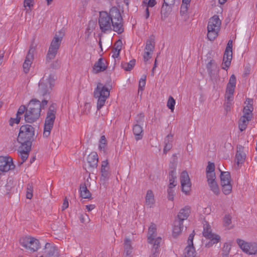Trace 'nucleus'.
<instances>
[{
  "label": "nucleus",
  "mask_w": 257,
  "mask_h": 257,
  "mask_svg": "<svg viewBox=\"0 0 257 257\" xmlns=\"http://www.w3.org/2000/svg\"><path fill=\"white\" fill-rule=\"evenodd\" d=\"M146 76H144V78H141L139 81V89L143 90L146 85Z\"/></svg>",
  "instance_id": "nucleus-51"
},
{
  "label": "nucleus",
  "mask_w": 257,
  "mask_h": 257,
  "mask_svg": "<svg viewBox=\"0 0 257 257\" xmlns=\"http://www.w3.org/2000/svg\"><path fill=\"white\" fill-rule=\"evenodd\" d=\"M236 242L242 251L247 253L250 243L246 242L240 239H237Z\"/></svg>",
  "instance_id": "nucleus-39"
},
{
  "label": "nucleus",
  "mask_w": 257,
  "mask_h": 257,
  "mask_svg": "<svg viewBox=\"0 0 257 257\" xmlns=\"http://www.w3.org/2000/svg\"><path fill=\"white\" fill-rule=\"evenodd\" d=\"M87 161L89 169H94L96 168L98 162L97 154L95 152H91L88 156Z\"/></svg>",
  "instance_id": "nucleus-21"
},
{
  "label": "nucleus",
  "mask_w": 257,
  "mask_h": 257,
  "mask_svg": "<svg viewBox=\"0 0 257 257\" xmlns=\"http://www.w3.org/2000/svg\"><path fill=\"white\" fill-rule=\"evenodd\" d=\"M152 52H153L145 51L143 55V59L145 62H147L151 58Z\"/></svg>",
  "instance_id": "nucleus-55"
},
{
  "label": "nucleus",
  "mask_w": 257,
  "mask_h": 257,
  "mask_svg": "<svg viewBox=\"0 0 257 257\" xmlns=\"http://www.w3.org/2000/svg\"><path fill=\"white\" fill-rule=\"evenodd\" d=\"M33 0H24V7H28L31 8L33 5L31 3L33 2Z\"/></svg>",
  "instance_id": "nucleus-62"
},
{
  "label": "nucleus",
  "mask_w": 257,
  "mask_h": 257,
  "mask_svg": "<svg viewBox=\"0 0 257 257\" xmlns=\"http://www.w3.org/2000/svg\"><path fill=\"white\" fill-rule=\"evenodd\" d=\"M176 172L175 170H172L169 171V182H176Z\"/></svg>",
  "instance_id": "nucleus-47"
},
{
  "label": "nucleus",
  "mask_w": 257,
  "mask_h": 257,
  "mask_svg": "<svg viewBox=\"0 0 257 257\" xmlns=\"http://www.w3.org/2000/svg\"><path fill=\"white\" fill-rule=\"evenodd\" d=\"M107 67L106 61L102 58H99L97 62L95 63L93 67V72L97 74L100 72L105 71Z\"/></svg>",
  "instance_id": "nucleus-20"
},
{
  "label": "nucleus",
  "mask_w": 257,
  "mask_h": 257,
  "mask_svg": "<svg viewBox=\"0 0 257 257\" xmlns=\"http://www.w3.org/2000/svg\"><path fill=\"white\" fill-rule=\"evenodd\" d=\"M171 11V7H167L164 5L162 6L161 12L162 20H163V21L165 20L166 19V18L168 17Z\"/></svg>",
  "instance_id": "nucleus-38"
},
{
  "label": "nucleus",
  "mask_w": 257,
  "mask_h": 257,
  "mask_svg": "<svg viewBox=\"0 0 257 257\" xmlns=\"http://www.w3.org/2000/svg\"><path fill=\"white\" fill-rule=\"evenodd\" d=\"M27 110V107L25 105H22L19 108L18 111L16 114V118H15L16 122L17 124H18L21 120L20 115L23 113H25Z\"/></svg>",
  "instance_id": "nucleus-37"
},
{
  "label": "nucleus",
  "mask_w": 257,
  "mask_h": 257,
  "mask_svg": "<svg viewBox=\"0 0 257 257\" xmlns=\"http://www.w3.org/2000/svg\"><path fill=\"white\" fill-rule=\"evenodd\" d=\"M225 50L232 51V40H229Z\"/></svg>",
  "instance_id": "nucleus-64"
},
{
  "label": "nucleus",
  "mask_w": 257,
  "mask_h": 257,
  "mask_svg": "<svg viewBox=\"0 0 257 257\" xmlns=\"http://www.w3.org/2000/svg\"><path fill=\"white\" fill-rule=\"evenodd\" d=\"M220 171V184L222 187L223 193L225 195L229 194L232 191V185L231 184V176L229 172Z\"/></svg>",
  "instance_id": "nucleus-9"
},
{
  "label": "nucleus",
  "mask_w": 257,
  "mask_h": 257,
  "mask_svg": "<svg viewBox=\"0 0 257 257\" xmlns=\"http://www.w3.org/2000/svg\"><path fill=\"white\" fill-rule=\"evenodd\" d=\"M35 139V129L32 125L27 124L20 127L17 141L21 145L31 146Z\"/></svg>",
  "instance_id": "nucleus-3"
},
{
  "label": "nucleus",
  "mask_w": 257,
  "mask_h": 257,
  "mask_svg": "<svg viewBox=\"0 0 257 257\" xmlns=\"http://www.w3.org/2000/svg\"><path fill=\"white\" fill-rule=\"evenodd\" d=\"M206 177L207 178V182L215 181L216 179L215 172H206Z\"/></svg>",
  "instance_id": "nucleus-48"
},
{
  "label": "nucleus",
  "mask_w": 257,
  "mask_h": 257,
  "mask_svg": "<svg viewBox=\"0 0 257 257\" xmlns=\"http://www.w3.org/2000/svg\"><path fill=\"white\" fill-rule=\"evenodd\" d=\"M157 235L156 226L154 223H152L149 228L148 233V241L149 243H153L155 237Z\"/></svg>",
  "instance_id": "nucleus-27"
},
{
  "label": "nucleus",
  "mask_w": 257,
  "mask_h": 257,
  "mask_svg": "<svg viewBox=\"0 0 257 257\" xmlns=\"http://www.w3.org/2000/svg\"><path fill=\"white\" fill-rule=\"evenodd\" d=\"M232 58V51L225 50L223 58L222 69L227 70L230 65Z\"/></svg>",
  "instance_id": "nucleus-22"
},
{
  "label": "nucleus",
  "mask_w": 257,
  "mask_h": 257,
  "mask_svg": "<svg viewBox=\"0 0 257 257\" xmlns=\"http://www.w3.org/2000/svg\"><path fill=\"white\" fill-rule=\"evenodd\" d=\"M160 253V249L153 247L150 257H158Z\"/></svg>",
  "instance_id": "nucleus-52"
},
{
  "label": "nucleus",
  "mask_w": 257,
  "mask_h": 257,
  "mask_svg": "<svg viewBox=\"0 0 257 257\" xmlns=\"http://www.w3.org/2000/svg\"><path fill=\"white\" fill-rule=\"evenodd\" d=\"M20 243L25 248L33 252L37 251L40 248L39 240L32 237H22L20 239Z\"/></svg>",
  "instance_id": "nucleus-10"
},
{
  "label": "nucleus",
  "mask_w": 257,
  "mask_h": 257,
  "mask_svg": "<svg viewBox=\"0 0 257 257\" xmlns=\"http://www.w3.org/2000/svg\"><path fill=\"white\" fill-rule=\"evenodd\" d=\"M189 5H186L182 4L181 5V8H180V15L181 16H184V15H186L188 9V6Z\"/></svg>",
  "instance_id": "nucleus-49"
},
{
  "label": "nucleus",
  "mask_w": 257,
  "mask_h": 257,
  "mask_svg": "<svg viewBox=\"0 0 257 257\" xmlns=\"http://www.w3.org/2000/svg\"><path fill=\"white\" fill-rule=\"evenodd\" d=\"M122 21L119 10L113 7L110 10L109 13L106 12H100L98 24L103 33L113 30L119 34L124 31Z\"/></svg>",
  "instance_id": "nucleus-1"
},
{
  "label": "nucleus",
  "mask_w": 257,
  "mask_h": 257,
  "mask_svg": "<svg viewBox=\"0 0 257 257\" xmlns=\"http://www.w3.org/2000/svg\"><path fill=\"white\" fill-rule=\"evenodd\" d=\"M251 120V117L242 116L239 120L238 127L241 132L243 131L246 128L248 121Z\"/></svg>",
  "instance_id": "nucleus-32"
},
{
  "label": "nucleus",
  "mask_w": 257,
  "mask_h": 257,
  "mask_svg": "<svg viewBox=\"0 0 257 257\" xmlns=\"http://www.w3.org/2000/svg\"><path fill=\"white\" fill-rule=\"evenodd\" d=\"M231 249L230 244L225 242L224 243L222 248V257H228Z\"/></svg>",
  "instance_id": "nucleus-40"
},
{
  "label": "nucleus",
  "mask_w": 257,
  "mask_h": 257,
  "mask_svg": "<svg viewBox=\"0 0 257 257\" xmlns=\"http://www.w3.org/2000/svg\"><path fill=\"white\" fill-rule=\"evenodd\" d=\"M55 81V76L52 74L50 75L48 79L44 80L42 79L39 83L38 92L43 96L48 95L54 86Z\"/></svg>",
  "instance_id": "nucleus-8"
},
{
  "label": "nucleus",
  "mask_w": 257,
  "mask_h": 257,
  "mask_svg": "<svg viewBox=\"0 0 257 257\" xmlns=\"http://www.w3.org/2000/svg\"><path fill=\"white\" fill-rule=\"evenodd\" d=\"M136 64V60L133 59L129 62H122L121 64V67L125 71H131L135 66Z\"/></svg>",
  "instance_id": "nucleus-36"
},
{
  "label": "nucleus",
  "mask_w": 257,
  "mask_h": 257,
  "mask_svg": "<svg viewBox=\"0 0 257 257\" xmlns=\"http://www.w3.org/2000/svg\"><path fill=\"white\" fill-rule=\"evenodd\" d=\"M247 253L249 254H257V244L256 243H250Z\"/></svg>",
  "instance_id": "nucleus-41"
},
{
  "label": "nucleus",
  "mask_w": 257,
  "mask_h": 257,
  "mask_svg": "<svg viewBox=\"0 0 257 257\" xmlns=\"http://www.w3.org/2000/svg\"><path fill=\"white\" fill-rule=\"evenodd\" d=\"M183 222L175 219L173 228V235L174 237L177 236L182 232L183 228Z\"/></svg>",
  "instance_id": "nucleus-24"
},
{
  "label": "nucleus",
  "mask_w": 257,
  "mask_h": 257,
  "mask_svg": "<svg viewBox=\"0 0 257 257\" xmlns=\"http://www.w3.org/2000/svg\"><path fill=\"white\" fill-rule=\"evenodd\" d=\"M168 198L170 200H173L174 196V190L173 189H168Z\"/></svg>",
  "instance_id": "nucleus-57"
},
{
  "label": "nucleus",
  "mask_w": 257,
  "mask_h": 257,
  "mask_svg": "<svg viewBox=\"0 0 257 257\" xmlns=\"http://www.w3.org/2000/svg\"><path fill=\"white\" fill-rule=\"evenodd\" d=\"M46 257H55L59 255L58 250L55 246H52L50 243H46L45 244Z\"/></svg>",
  "instance_id": "nucleus-25"
},
{
  "label": "nucleus",
  "mask_w": 257,
  "mask_h": 257,
  "mask_svg": "<svg viewBox=\"0 0 257 257\" xmlns=\"http://www.w3.org/2000/svg\"><path fill=\"white\" fill-rule=\"evenodd\" d=\"M41 115L40 101L37 99H33L29 102L27 110L24 114L26 122L32 123L36 121Z\"/></svg>",
  "instance_id": "nucleus-2"
},
{
  "label": "nucleus",
  "mask_w": 257,
  "mask_h": 257,
  "mask_svg": "<svg viewBox=\"0 0 257 257\" xmlns=\"http://www.w3.org/2000/svg\"><path fill=\"white\" fill-rule=\"evenodd\" d=\"M208 184L210 190H211L214 194L218 195L220 194V190L215 180L208 182Z\"/></svg>",
  "instance_id": "nucleus-35"
},
{
  "label": "nucleus",
  "mask_w": 257,
  "mask_h": 257,
  "mask_svg": "<svg viewBox=\"0 0 257 257\" xmlns=\"http://www.w3.org/2000/svg\"><path fill=\"white\" fill-rule=\"evenodd\" d=\"M15 165L13 162V159L10 157H0V171L8 172L14 169Z\"/></svg>",
  "instance_id": "nucleus-15"
},
{
  "label": "nucleus",
  "mask_w": 257,
  "mask_h": 257,
  "mask_svg": "<svg viewBox=\"0 0 257 257\" xmlns=\"http://www.w3.org/2000/svg\"><path fill=\"white\" fill-rule=\"evenodd\" d=\"M202 234L205 238L209 240V241L205 245V246L207 248H209L212 246L213 245L217 243L221 239L219 235L212 232L211 226L208 222L205 221L203 223Z\"/></svg>",
  "instance_id": "nucleus-7"
},
{
  "label": "nucleus",
  "mask_w": 257,
  "mask_h": 257,
  "mask_svg": "<svg viewBox=\"0 0 257 257\" xmlns=\"http://www.w3.org/2000/svg\"><path fill=\"white\" fill-rule=\"evenodd\" d=\"M63 36L64 33L61 31L56 33L55 35L54 38L51 43L46 56V62H50L51 60L54 59L57 53L58 50L60 47Z\"/></svg>",
  "instance_id": "nucleus-5"
},
{
  "label": "nucleus",
  "mask_w": 257,
  "mask_h": 257,
  "mask_svg": "<svg viewBox=\"0 0 257 257\" xmlns=\"http://www.w3.org/2000/svg\"><path fill=\"white\" fill-rule=\"evenodd\" d=\"M133 134L137 141L141 140L143 137V130L142 126L139 124H134L133 127Z\"/></svg>",
  "instance_id": "nucleus-26"
},
{
  "label": "nucleus",
  "mask_w": 257,
  "mask_h": 257,
  "mask_svg": "<svg viewBox=\"0 0 257 257\" xmlns=\"http://www.w3.org/2000/svg\"><path fill=\"white\" fill-rule=\"evenodd\" d=\"M173 135L170 134L167 136L164 139L165 146L163 150L164 153L166 154L172 148V143L173 142Z\"/></svg>",
  "instance_id": "nucleus-29"
},
{
  "label": "nucleus",
  "mask_w": 257,
  "mask_h": 257,
  "mask_svg": "<svg viewBox=\"0 0 257 257\" xmlns=\"http://www.w3.org/2000/svg\"><path fill=\"white\" fill-rule=\"evenodd\" d=\"M215 165L213 163L208 162V164L206 168V172H214Z\"/></svg>",
  "instance_id": "nucleus-54"
},
{
  "label": "nucleus",
  "mask_w": 257,
  "mask_h": 257,
  "mask_svg": "<svg viewBox=\"0 0 257 257\" xmlns=\"http://www.w3.org/2000/svg\"><path fill=\"white\" fill-rule=\"evenodd\" d=\"M195 235L194 231L191 233L187 240L188 245L185 248L184 257H197L196 252L193 244V239Z\"/></svg>",
  "instance_id": "nucleus-12"
},
{
  "label": "nucleus",
  "mask_w": 257,
  "mask_h": 257,
  "mask_svg": "<svg viewBox=\"0 0 257 257\" xmlns=\"http://www.w3.org/2000/svg\"><path fill=\"white\" fill-rule=\"evenodd\" d=\"M175 103V100L172 96H170L167 101V105L168 107L171 109L172 112L174 111Z\"/></svg>",
  "instance_id": "nucleus-43"
},
{
  "label": "nucleus",
  "mask_w": 257,
  "mask_h": 257,
  "mask_svg": "<svg viewBox=\"0 0 257 257\" xmlns=\"http://www.w3.org/2000/svg\"><path fill=\"white\" fill-rule=\"evenodd\" d=\"M35 51V47L31 45L26 57V59L23 65V71L25 73H28L30 68L34 59V53Z\"/></svg>",
  "instance_id": "nucleus-16"
},
{
  "label": "nucleus",
  "mask_w": 257,
  "mask_h": 257,
  "mask_svg": "<svg viewBox=\"0 0 257 257\" xmlns=\"http://www.w3.org/2000/svg\"><path fill=\"white\" fill-rule=\"evenodd\" d=\"M244 147L241 145L237 146V151L235 155V161L238 166L242 164L246 158L245 153L244 152Z\"/></svg>",
  "instance_id": "nucleus-19"
},
{
  "label": "nucleus",
  "mask_w": 257,
  "mask_h": 257,
  "mask_svg": "<svg viewBox=\"0 0 257 257\" xmlns=\"http://www.w3.org/2000/svg\"><path fill=\"white\" fill-rule=\"evenodd\" d=\"M124 250H133L131 240L128 238L124 239Z\"/></svg>",
  "instance_id": "nucleus-46"
},
{
  "label": "nucleus",
  "mask_w": 257,
  "mask_h": 257,
  "mask_svg": "<svg viewBox=\"0 0 257 257\" xmlns=\"http://www.w3.org/2000/svg\"><path fill=\"white\" fill-rule=\"evenodd\" d=\"M60 66V63L58 60L53 62L51 65L50 67L53 69H57Z\"/></svg>",
  "instance_id": "nucleus-60"
},
{
  "label": "nucleus",
  "mask_w": 257,
  "mask_h": 257,
  "mask_svg": "<svg viewBox=\"0 0 257 257\" xmlns=\"http://www.w3.org/2000/svg\"><path fill=\"white\" fill-rule=\"evenodd\" d=\"M33 187L32 184H28L27 187L26 197L27 199H31L33 197Z\"/></svg>",
  "instance_id": "nucleus-45"
},
{
  "label": "nucleus",
  "mask_w": 257,
  "mask_h": 257,
  "mask_svg": "<svg viewBox=\"0 0 257 257\" xmlns=\"http://www.w3.org/2000/svg\"><path fill=\"white\" fill-rule=\"evenodd\" d=\"M122 42L121 40L117 41L114 44V47L112 50L113 53L112 57L116 58L119 56V53L121 49Z\"/></svg>",
  "instance_id": "nucleus-34"
},
{
  "label": "nucleus",
  "mask_w": 257,
  "mask_h": 257,
  "mask_svg": "<svg viewBox=\"0 0 257 257\" xmlns=\"http://www.w3.org/2000/svg\"><path fill=\"white\" fill-rule=\"evenodd\" d=\"M214 68H217V64L213 60H211L206 65V68L208 72V74L210 77L211 80L212 82L215 84L217 83L219 80V75L218 71L217 69L216 70L214 69Z\"/></svg>",
  "instance_id": "nucleus-11"
},
{
  "label": "nucleus",
  "mask_w": 257,
  "mask_h": 257,
  "mask_svg": "<svg viewBox=\"0 0 257 257\" xmlns=\"http://www.w3.org/2000/svg\"><path fill=\"white\" fill-rule=\"evenodd\" d=\"M161 240H162V238L160 237H158L157 238H156V239L154 240V241H153V247L160 249V243H161Z\"/></svg>",
  "instance_id": "nucleus-53"
},
{
  "label": "nucleus",
  "mask_w": 257,
  "mask_h": 257,
  "mask_svg": "<svg viewBox=\"0 0 257 257\" xmlns=\"http://www.w3.org/2000/svg\"><path fill=\"white\" fill-rule=\"evenodd\" d=\"M157 4L156 0H149L147 3V7H153Z\"/></svg>",
  "instance_id": "nucleus-63"
},
{
  "label": "nucleus",
  "mask_w": 257,
  "mask_h": 257,
  "mask_svg": "<svg viewBox=\"0 0 257 257\" xmlns=\"http://www.w3.org/2000/svg\"><path fill=\"white\" fill-rule=\"evenodd\" d=\"M155 202L154 195L153 191L151 190H148L146 196V205L149 207H152L155 203Z\"/></svg>",
  "instance_id": "nucleus-31"
},
{
  "label": "nucleus",
  "mask_w": 257,
  "mask_h": 257,
  "mask_svg": "<svg viewBox=\"0 0 257 257\" xmlns=\"http://www.w3.org/2000/svg\"><path fill=\"white\" fill-rule=\"evenodd\" d=\"M224 222L226 225H229L231 223V217L229 215H225L224 217Z\"/></svg>",
  "instance_id": "nucleus-59"
},
{
  "label": "nucleus",
  "mask_w": 257,
  "mask_h": 257,
  "mask_svg": "<svg viewBox=\"0 0 257 257\" xmlns=\"http://www.w3.org/2000/svg\"><path fill=\"white\" fill-rule=\"evenodd\" d=\"M155 36L154 35H151L146 41L145 50L153 52L155 49Z\"/></svg>",
  "instance_id": "nucleus-33"
},
{
  "label": "nucleus",
  "mask_w": 257,
  "mask_h": 257,
  "mask_svg": "<svg viewBox=\"0 0 257 257\" xmlns=\"http://www.w3.org/2000/svg\"><path fill=\"white\" fill-rule=\"evenodd\" d=\"M253 110V107L251 105L248 106L246 105L243 108V116H250L251 118L252 117V111Z\"/></svg>",
  "instance_id": "nucleus-42"
},
{
  "label": "nucleus",
  "mask_w": 257,
  "mask_h": 257,
  "mask_svg": "<svg viewBox=\"0 0 257 257\" xmlns=\"http://www.w3.org/2000/svg\"><path fill=\"white\" fill-rule=\"evenodd\" d=\"M31 150V146L28 145H21L18 150L19 156L21 158L22 161L20 165H22L29 157V152Z\"/></svg>",
  "instance_id": "nucleus-18"
},
{
  "label": "nucleus",
  "mask_w": 257,
  "mask_h": 257,
  "mask_svg": "<svg viewBox=\"0 0 257 257\" xmlns=\"http://www.w3.org/2000/svg\"><path fill=\"white\" fill-rule=\"evenodd\" d=\"M6 187L8 190V194H10L14 187L13 181L12 180H8Z\"/></svg>",
  "instance_id": "nucleus-56"
},
{
  "label": "nucleus",
  "mask_w": 257,
  "mask_h": 257,
  "mask_svg": "<svg viewBox=\"0 0 257 257\" xmlns=\"http://www.w3.org/2000/svg\"><path fill=\"white\" fill-rule=\"evenodd\" d=\"M221 24V21L217 15L213 16L209 19L207 26V35L209 40L212 41L218 36Z\"/></svg>",
  "instance_id": "nucleus-6"
},
{
  "label": "nucleus",
  "mask_w": 257,
  "mask_h": 257,
  "mask_svg": "<svg viewBox=\"0 0 257 257\" xmlns=\"http://www.w3.org/2000/svg\"><path fill=\"white\" fill-rule=\"evenodd\" d=\"M109 89L103 85L101 83H97L96 88L93 92L94 97L98 98L97 109L99 110L105 104L106 100L109 96Z\"/></svg>",
  "instance_id": "nucleus-4"
},
{
  "label": "nucleus",
  "mask_w": 257,
  "mask_h": 257,
  "mask_svg": "<svg viewBox=\"0 0 257 257\" xmlns=\"http://www.w3.org/2000/svg\"><path fill=\"white\" fill-rule=\"evenodd\" d=\"M190 213V207L189 206H185L184 208L181 209L176 219L183 222L186 220L189 216Z\"/></svg>",
  "instance_id": "nucleus-23"
},
{
  "label": "nucleus",
  "mask_w": 257,
  "mask_h": 257,
  "mask_svg": "<svg viewBox=\"0 0 257 257\" xmlns=\"http://www.w3.org/2000/svg\"><path fill=\"white\" fill-rule=\"evenodd\" d=\"M145 115L144 113H141L137 115L135 120V124L143 125L144 122Z\"/></svg>",
  "instance_id": "nucleus-44"
},
{
  "label": "nucleus",
  "mask_w": 257,
  "mask_h": 257,
  "mask_svg": "<svg viewBox=\"0 0 257 257\" xmlns=\"http://www.w3.org/2000/svg\"><path fill=\"white\" fill-rule=\"evenodd\" d=\"M56 103H52L49 107L47 113L56 115Z\"/></svg>",
  "instance_id": "nucleus-50"
},
{
  "label": "nucleus",
  "mask_w": 257,
  "mask_h": 257,
  "mask_svg": "<svg viewBox=\"0 0 257 257\" xmlns=\"http://www.w3.org/2000/svg\"><path fill=\"white\" fill-rule=\"evenodd\" d=\"M175 0H164L163 5L167 7H172L174 5Z\"/></svg>",
  "instance_id": "nucleus-58"
},
{
  "label": "nucleus",
  "mask_w": 257,
  "mask_h": 257,
  "mask_svg": "<svg viewBox=\"0 0 257 257\" xmlns=\"http://www.w3.org/2000/svg\"><path fill=\"white\" fill-rule=\"evenodd\" d=\"M180 182L182 191L187 194L191 190V183L188 173L183 171L180 175Z\"/></svg>",
  "instance_id": "nucleus-14"
},
{
  "label": "nucleus",
  "mask_w": 257,
  "mask_h": 257,
  "mask_svg": "<svg viewBox=\"0 0 257 257\" xmlns=\"http://www.w3.org/2000/svg\"><path fill=\"white\" fill-rule=\"evenodd\" d=\"M68 206H69L68 201L67 199V198H65V199L63 201V205L62 206V210H64L67 208H68Z\"/></svg>",
  "instance_id": "nucleus-61"
},
{
  "label": "nucleus",
  "mask_w": 257,
  "mask_h": 257,
  "mask_svg": "<svg viewBox=\"0 0 257 257\" xmlns=\"http://www.w3.org/2000/svg\"><path fill=\"white\" fill-rule=\"evenodd\" d=\"M108 162L107 160L102 161L101 166V175L100 180L101 183L103 184L106 183L110 176V173L108 171Z\"/></svg>",
  "instance_id": "nucleus-17"
},
{
  "label": "nucleus",
  "mask_w": 257,
  "mask_h": 257,
  "mask_svg": "<svg viewBox=\"0 0 257 257\" xmlns=\"http://www.w3.org/2000/svg\"><path fill=\"white\" fill-rule=\"evenodd\" d=\"M235 85L236 77L234 74H232L227 84L226 92H229L230 94H233Z\"/></svg>",
  "instance_id": "nucleus-28"
},
{
  "label": "nucleus",
  "mask_w": 257,
  "mask_h": 257,
  "mask_svg": "<svg viewBox=\"0 0 257 257\" xmlns=\"http://www.w3.org/2000/svg\"><path fill=\"white\" fill-rule=\"evenodd\" d=\"M80 197L85 199H90L91 197V193L87 189L85 183H81L79 188Z\"/></svg>",
  "instance_id": "nucleus-30"
},
{
  "label": "nucleus",
  "mask_w": 257,
  "mask_h": 257,
  "mask_svg": "<svg viewBox=\"0 0 257 257\" xmlns=\"http://www.w3.org/2000/svg\"><path fill=\"white\" fill-rule=\"evenodd\" d=\"M56 115L47 113L44 126L43 136L48 137L52 130L55 119Z\"/></svg>",
  "instance_id": "nucleus-13"
}]
</instances>
